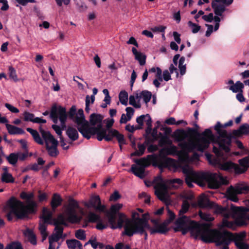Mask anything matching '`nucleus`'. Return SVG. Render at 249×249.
<instances>
[{
    "label": "nucleus",
    "instance_id": "f257e3e1",
    "mask_svg": "<svg viewBox=\"0 0 249 249\" xmlns=\"http://www.w3.org/2000/svg\"><path fill=\"white\" fill-rule=\"evenodd\" d=\"M208 141L209 140H207L204 137L196 141L190 137L179 142L178 146L181 148L180 151L178 150L176 146L171 145L160 150L158 155H148L146 158L135 160L134 161L136 164L131 165L130 171L136 176L142 179L146 176L145 168L150 165V161L161 168H177L176 161L167 157L168 155H178L180 161L186 160L188 159L187 151L194 149L203 150L208 145Z\"/></svg>",
    "mask_w": 249,
    "mask_h": 249
},
{
    "label": "nucleus",
    "instance_id": "f03ea898",
    "mask_svg": "<svg viewBox=\"0 0 249 249\" xmlns=\"http://www.w3.org/2000/svg\"><path fill=\"white\" fill-rule=\"evenodd\" d=\"M203 137L207 140H209V143L206 147L199 151H203L208 148L210 142H213L214 138L211 130L210 129H206L200 136L196 138H193V139L196 141ZM193 150L198 151V150L194 149L187 151V160H180V161L184 164L182 169L183 173L185 175V181L188 186L193 187V183L195 182L201 186H204L207 184L210 188L217 189L222 185L228 184V181L226 178L223 177L219 173L194 171L188 164L196 162L198 160L199 155L196 153H194L192 156L190 157L188 152Z\"/></svg>",
    "mask_w": 249,
    "mask_h": 249
},
{
    "label": "nucleus",
    "instance_id": "7ed1b4c3",
    "mask_svg": "<svg viewBox=\"0 0 249 249\" xmlns=\"http://www.w3.org/2000/svg\"><path fill=\"white\" fill-rule=\"evenodd\" d=\"M84 213L83 209L79 206L78 203L73 199H70L63 213L53 218V224L55 228L49 238L57 241L61 238H64L66 236L63 235V226L67 225V221L72 223L80 222Z\"/></svg>",
    "mask_w": 249,
    "mask_h": 249
},
{
    "label": "nucleus",
    "instance_id": "20e7f679",
    "mask_svg": "<svg viewBox=\"0 0 249 249\" xmlns=\"http://www.w3.org/2000/svg\"><path fill=\"white\" fill-rule=\"evenodd\" d=\"M213 151L216 157L213 158L211 155L208 154L207 159L211 164L222 170L229 172H233L235 174H242L245 172L249 167V155L238 160L240 165L239 166L231 161H226L229 156V152H224V153L223 151L220 152L215 146L213 147Z\"/></svg>",
    "mask_w": 249,
    "mask_h": 249
},
{
    "label": "nucleus",
    "instance_id": "39448f33",
    "mask_svg": "<svg viewBox=\"0 0 249 249\" xmlns=\"http://www.w3.org/2000/svg\"><path fill=\"white\" fill-rule=\"evenodd\" d=\"M176 225L182 231L183 234L190 231L195 238H199L205 243H212V238L215 230L200 225L186 216H179L176 221Z\"/></svg>",
    "mask_w": 249,
    "mask_h": 249
},
{
    "label": "nucleus",
    "instance_id": "423d86ee",
    "mask_svg": "<svg viewBox=\"0 0 249 249\" xmlns=\"http://www.w3.org/2000/svg\"><path fill=\"white\" fill-rule=\"evenodd\" d=\"M246 232L244 231L232 234L227 231H220L215 230L212 238V243L214 242L219 249H229V246L233 241L238 249H249V246L244 241Z\"/></svg>",
    "mask_w": 249,
    "mask_h": 249
},
{
    "label": "nucleus",
    "instance_id": "0eeeda50",
    "mask_svg": "<svg viewBox=\"0 0 249 249\" xmlns=\"http://www.w3.org/2000/svg\"><path fill=\"white\" fill-rule=\"evenodd\" d=\"M20 196L22 199L26 200V205L14 197H12L7 201V205L19 218H24L28 214L34 213L36 211L37 203L32 200L34 197L33 193L23 192Z\"/></svg>",
    "mask_w": 249,
    "mask_h": 249
},
{
    "label": "nucleus",
    "instance_id": "6e6552de",
    "mask_svg": "<svg viewBox=\"0 0 249 249\" xmlns=\"http://www.w3.org/2000/svg\"><path fill=\"white\" fill-rule=\"evenodd\" d=\"M154 181L156 195L159 199L165 202L169 200L168 189L178 188L183 183V181L179 178L164 180L160 177H157Z\"/></svg>",
    "mask_w": 249,
    "mask_h": 249
},
{
    "label": "nucleus",
    "instance_id": "1a4fd4ad",
    "mask_svg": "<svg viewBox=\"0 0 249 249\" xmlns=\"http://www.w3.org/2000/svg\"><path fill=\"white\" fill-rule=\"evenodd\" d=\"M143 214L142 218L139 217V214L137 211L132 213V216L133 220H130L127 218L129 221L124 222V231L123 234L126 235L128 236H131L136 233L142 234L144 232L145 228H149V224Z\"/></svg>",
    "mask_w": 249,
    "mask_h": 249
},
{
    "label": "nucleus",
    "instance_id": "9d476101",
    "mask_svg": "<svg viewBox=\"0 0 249 249\" xmlns=\"http://www.w3.org/2000/svg\"><path fill=\"white\" fill-rule=\"evenodd\" d=\"M197 204L200 208H213L215 213L222 215L224 217L222 221L223 227L231 229H234L235 227V222L234 221H229L227 219L229 207H222L210 201L204 195L199 196L197 200Z\"/></svg>",
    "mask_w": 249,
    "mask_h": 249
},
{
    "label": "nucleus",
    "instance_id": "9b49d317",
    "mask_svg": "<svg viewBox=\"0 0 249 249\" xmlns=\"http://www.w3.org/2000/svg\"><path fill=\"white\" fill-rule=\"evenodd\" d=\"M122 207L123 204L120 203L113 205L110 208V212L107 213L108 223L112 229H121L123 227L124 222H129L126 216L123 213H118L116 217L117 212Z\"/></svg>",
    "mask_w": 249,
    "mask_h": 249
},
{
    "label": "nucleus",
    "instance_id": "f8f14e48",
    "mask_svg": "<svg viewBox=\"0 0 249 249\" xmlns=\"http://www.w3.org/2000/svg\"><path fill=\"white\" fill-rule=\"evenodd\" d=\"M50 117L55 124L57 123L58 118L59 117L61 122V126L56 124H53L52 128L59 137L62 136V130L66 128L65 122L67 120V115L65 108L61 107H57L56 105H53L51 108Z\"/></svg>",
    "mask_w": 249,
    "mask_h": 249
},
{
    "label": "nucleus",
    "instance_id": "ddd939ff",
    "mask_svg": "<svg viewBox=\"0 0 249 249\" xmlns=\"http://www.w3.org/2000/svg\"><path fill=\"white\" fill-rule=\"evenodd\" d=\"M214 129L219 135L217 142H214L215 144L217 145L218 147L216 145L215 146L220 152L223 151L226 152H230L229 146L231 143V135L228 134L226 130L222 129V124L219 122H217L214 126Z\"/></svg>",
    "mask_w": 249,
    "mask_h": 249
},
{
    "label": "nucleus",
    "instance_id": "4468645a",
    "mask_svg": "<svg viewBox=\"0 0 249 249\" xmlns=\"http://www.w3.org/2000/svg\"><path fill=\"white\" fill-rule=\"evenodd\" d=\"M249 192V185L245 182H240L234 186H230L226 190L227 197L232 201H238L237 195L247 194Z\"/></svg>",
    "mask_w": 249,
    "mask_h": 249
},
{
    "label": "nucleus",
    "instance_id": "2eb2a0df",
    "mask_svg": "<svg viewBox=\"0 0 249 249\" xmlns=\"http://www.w3.org/2000/svg\"><path fill=\"white\" fill-rule=\"evenodd\" d=\"M103 117L100 114H92L90 117V124L92 126H90L87 121V127H85V131L86 134H83V137L89 139L91 136L94 135L99 129L102 128V121Z\"/></svg>",
    "mask_w": 249,
    "mask_h": 249
},
{
    "label": "nucleus",
    "instance_id": "dca6fc26",
    "mask_svg": "<svg viewBox=\"0 0 249 249\" xmlns=\"http://www.w3.org/2000/svg\"><path fill=\"white\" fill-rule=\"evenodd\" d=\"M40 132L45 141L46 149L49 155L52 157H56L58 154L57 149L58 141L49 131H46L41 127H40Z\"/></svg>",
    "mask_w": 249,
    "mask_h": 249
},
{
    "label": "nucleus",
    "instance_id": "f3484780",
    "mask_svg": "<svg viewBox=\"0 0 249 249\" xmlns=\"http://www.w3.org/2000/svg\"><path fill=\"white\" fill-rule=\"evenodd\" d=\"M246 213H238L235 211H231L229 208L227 219L231 217L235 219V222L238 225L240 226L246 225H247L246 220L249 221V214H246Z\"/></svg>",
    "mask_w": 249,
    "mask_h": 249
},
{
    "label": "nucleus",
    "instance_id": "a211bd4d",
    "mask_svg": "<svg viewBox=\"0 0 249 249\" xmlns=\"http://www.w3.org/2000/svg\"><path fill=\"white\" fill-rule=\"evenodd\" d=\"M151 221L154 224V227L151 228L149 225V228L144 229V232L143 234H144V238L146 240L147 238V234L146 233L147 231H149L151 234H154L155 233H165L168 231L166 225L165 223L159 224L157 220L153 219Z\"/></svg>",
    "mask_w": 249,
    "mask_h": 249
},
{
    "label": "nucleus",
    "instance_id": "6ab92c4d",
    "mask_svg": "<svg viewBox=\"0 0 249 249\" xmlns=\"http://www.w3.org/2000/svg\"><path fill=\"white\" fill-rule=\"evenodd\" d=\"M233 0H213L212 2V6L214 14L217 16H222L225 11V6L218 3H222L229 5L233 2Z\"/></svg>",
    "mask_w": 249,
    "mask_h": 249
},
{
    "label": "nucleus",
    "instance_id": "aec40b11",
    "mask_svg": "<svg viewBox=\"0 0 249 249\" xmlns=\"http://www.w3.org/2000/svg\"><path fill=\"white\" fill-rule=\"evenodd\" d=\"M75 123L78 126L79 131L83 135L86 134L85 127H87V121L85 120L84 111L82 109H79L76 114Z\"/></svg>",
    "mask_w": 249,
    "mask_h": 249
},
{
    "label": "nucleus",
    "instance_id": "412c9836",
    "mask_svg": "<svg viewBox=\"0 0 249 249\" xmlns=\"http://www.w3.org/2000/svg\"><path fill=\"white\" fill-rule=\"evenodd\" d=\"M84 205L88 208L92 207L99 212H104L105 210V207L102 205L101 200L98 196H92L89 202H85Z\"/></svg>",
    "mask_w": 249,
    "mask_h": 249
},
{
    "label": "nucleus",
    "instance_id": "4be33fe9",
    "mask_svg": "<svg viewBox=\"0 0 249 249\" xmlns=\"http://www.w3.org/2000/svg\"><path fill=\"white\" fill-rule=\"evenodd\" d=\"M87 218L89 221L91 222H98L96 228L100 230L106 229L109 225L108 222L104 223L101 221L99 215L93 212H90L88 213Z\"/></svg>",
    "mask_w": 249,
    "mask_h": 249
},
{
    "label": "nucleus",
    "instance_id": "5701e85b",
    "mask_svg": "<svg viewBox=\"0 0 249 249\" xmlns=\"http://www.w3.org/2000/svg\"><path fill=\"white\" fill-rule=\"evenodd\" d=\"M249 134V124L247 123L242 124L237 130L232 131L230 135H231V139L233 138H238L242 135H247Z\"/></svg>",
    "mask_w": 249,
    "mask_h": 249
},
{
    "label": "nucleus",
    "instance_id": "b1692460",
    "mask_svg": "<svg viewBox=\"0 0 249 249\" xmlns=\"http://www.w3.org/2000/svg\"><path fill=\"white\" fill-rule=\"evenodd\" d=\"M109 131L110 129H108L101 128L95 133V134H97V138L99 141H101L103 139L107 141H110Z\"/></svg>",
    "mask_w": 249,
    "mask_h": 249
},
{
    "label": "nucleus",
    "instance_id": "393cba45",
    "mask_svg": "<svg viewBox=\"0 0 249 249\" xmlns=\"http://www.w3.org/2000/svg\"><path fill=\"white\" fill-rule=\"evenodd\" d=\"M151 97V92L147 90H143L139 93H136V97L137 99L141 100L142 99L146 104H147V103L150 101Z\"/></svg>",
    "mask_w": 249,
    "mask_h": 249
},
{
    "label": "nucleus",
    "instance_id": "a878e982",
    "mask_svg": "<svg viewBox=\"0 0 249 249\" xmlns=\"http://www.w3.org/2000/svg\"><path fill=\"white\" fill-rule=\"evenodd\" d=\"M110 141L112 139L115 137H116L119 144L120 147L121 148V145L125 143V140L123 135L119 133V132L115 129H110L109 131Z\"/></svg>",
    "mask_w": 249,
    "mask_h": 249
},
{
    "label": "nucleus",
    "instance_id": "bb28decb",
    "mask_svg": "<svg viewBox=\"0 0 249 249\" xmlns=\"http://www.w3.org/2000/svg\"><path fill=\"white\" fill-rule=\"evenodd\" d=\"M53 212H52L51 211L47 208H43L42 212V215L41 216L43 221L45 223H53V219H52Z\"/></svg>",
    "mask_w": 249,
    "mask_h": 249
},
{
    "label": "nucleus",
    "instance_id": "cd10ccee",
    "mask_svg": "<svg viewBox=\"0 0 249 249\" xmlns=\"http://www.w3.org/2000/svg\"><path fill=\"white\" fill-rule=\"evenodd\" d=\"M66 243L69 249H82L81 242L76 239H68Z\"/></svg>",
    "mask_w": 249,
    "mask_h": 249
},
{
    "label": "nucleus",
    "instance_id": "c85d7f7f",
    "mask_svg": "<svg viewBox=\"0 0 249 249\" xmlns=\"http://www.w3.org/2000/svg\"><path fill=\"white\" fill-rule=\"evenodd\" d=\"M6 128L8 133L11 135L22 134L24 133V130L19 127L14 125L9 124L7 123L5 124Z\"/></svg>",
    "mask_w": 249,
    "mask_h": 249
},
{
    "label": "nucleus",
    "instance_id": "c756f323",
    "mask_svg": "<svg viewBox=\"0 0 249 249\" xmlns=\"http://www.w3.org/2000/svg\"><path fill=\"white\" fill-rule=\"evenodd\" d=\"M66 135L71 142L76 141L78 138V133L76 129L68 127L66 132Z\"/></svg>",
    "mask_w": 249,
    "mask_h": 249
},
{
    "label": "nucleus",
    "instance_id": "7c9ffc66",
    "mask_svg": "<svg viewBox=\"0 0 249 249\" xmlns=\"http://www.w3.org/2000/svg\"><path fill=\"white\" fill-rule=\"evenodd\" d=\"M26 130L32 135L36 142L41 145H43L44 144V140L41 139L39 133L36 130L31 128H27Z\"/></svg>",
    "mask_w": 249,
    "mask_h": 249
},
{
    "label": "nucleus",
    "instance_id": "2f4dec72",
    "mask_svg": "<svg viewBox=\"0 0 249 249\" xmlns=\"http://www.w3.org/2000/svg\"><path fill=\"white\" fill-rule=\"evenodd\" d=\"M245 204L246 207H236L233 204H231L229 208L231 211H235L238 213L249 212V200L245 201Z\"/></svg>",
    "mask_w": 249,
    "mask_h": 249
},
{
    "label": "nucleus",
    "instance_id": "473e14b6",
    "mask_svg": "<svg viewBox=\"0 0 249 249\" xmlns=\"http://www.w3.org/2000/svg\"><path fill=\"white\" fill-rule=\"evenodd\" d=\"M24 234L25 237L28 239V241L33 245H35L36 244V237L33 231L29 229H27L24 231Z\"/></svg>",
    "mask_w": 249,
    "mask_h": 249
},
{
    "label": "nucleus",
    "instance_id": "72a5a7b5",
    "mask_svg": "<svg viewBox=\"0 0 249 249\" xmlns=\"http://www.w3.org/2000/svg\"><path fill=\"white\" fill-rule=\"evenodd\" d=\"M62 202V199L60 196L57 194H54L51 201V206L53 212L57 207L61 204Z\"/></svg>",
    "mask_w": 249,
    "mask_h": 249
},
{
    "label": "nucleus",
    "instance_id": "f704fd0d",
    "mask_svg": "<svg viewBox=\"0 0 249 249\" xmlns=\"http://www.w3.org/2000/svg\"><path fill=\"white\" fill-rule=\"evenodd\" d=\"M244 84L240 81H237L234 85H231L229 89L233 92L236 93L238 92H242V89L244 88Z\"/></svg>",
    "mask_w": 249,
    "mask_h": 249
},
{
    "label": "nucleus",
    "instance_id": "c9c22d12",
    "mask_svg": "<svg viewBox=\"0 0 249 249\" xmlns=\"http://www.w3.org/2000/svg\"><path fill=\"white\" fill-rule=\"evenodd\" d=\"M119 100L121 103L126 106L128 102V93L125 90L121 91L119 95Z\"/></svg>",
    "mask_w": 249,
    "mask_h": 249
},
{
    "label": "nucleus",
    "instance_id": "e433bc0d",
    "mask_svg": "<svg viewBox=\"0 0 249 249\" xmlns=\"http://www.w3.org/2000/svg\"><path fill=\"white\" fill-rule=\"evenodd\" d=\"M1 180L6 183H13L14 182V178L11 174L5 172L1 175Z\"/></svg>",
    "mask_w": 249,
    "mask_h": 249
},
{
    "label": "nucleus",
    "instance_id": "4c0bfd02",
    "mask_svg": "<svg viewBox=\"0 0 249 249\" xmlns=\"http://www.w3.org/2000/svg\"><path fill=\"white\" fill-rule=\"evenodd\" d=\"M47 223H45L43 221V223H40L39 224V230L42 236V241H44L46 239L48 235L46 231V224Z\"/></svg>",
    "mask_w": 249,
    "mask_h": 249
},
{
    "label": "nucleus",
    "instance_id": "58836bf2",
    "mask_svg": "<svg viewBox=\"0 0 249 249\" xmlns=\"http://www.w3.org/2000/svg\"><path fill=\"white\" fill-rule=\"evenodd\" d=\"M129 103L130 105L133 106L135 108H140L141 107V104H140V100H139V99H137L136 97V95H131L129 97Z\"/></svg>",
    "mask_w": 249,
    "mask_h": 249
},
{
    "label": "nucleus",
    "instance_id": "ea45409f",
    "mask_svg": "<svg viewBox=\"0 0 249 249\" xmlns=\"http://www.w3.org/2000/svg\"><path fill=\"white\" fill-rule=\"evenodd\" d=\"M185 58L181 57L178 62V68L180 71L181 75H183L186 72V65L184 64Z\"/></svg>",
    "mask_w": 249,
    "mask_h": 249
},
{
    "label": "nucleus",
    "instance_id": "a19ab883",
    "mask_svg": "<svg viewBox=\"0 0 249 249\" xmlns=\"http://www.w3.org/2000/svg\"><path fill=\"white\" fill-rule=\"evenodd\" d=\"M135 58L139 61L140 65L143 66L145 65L146 56L143 53L140 52L135 56Z\"/></svg>",
    "mask_w": 249,
    "mask_h": 249
},
{
    "label": "nucleus",
    "instance_id": "79ce46f5",
    "mask_svg": "<svg viewBox=\"0 0 249 249\" xmlns=\"http://www.w3.org/2000/svg\"><path fill=\"white\" fill-rule=\"evenodd\" d=\"M138 150L136 151L131 154V156H140L143 154L145 149V145L144 144H138Z\"/></svg>",
    "mask_w": 249,
    "mask_h": 249
},
{
    "label": "nucleus",
    "instance_id": "37998d69",
    "mask_svg": "<svg viewBox=\"0 0 249 249\" xmlns=\"http://www.w3.org/2000/svg\"><path fill=\"white\" fill-rule=\"evenodd\" d=\"M7 159L11 164L15 165L18 160L17 153H11L8 157H7Z\"/></svg>",
    "mask_w": 249,
    "mask_h": 249
},
{
    "label": "nucleus",
    "instance_id": "c03bdc74",
    "mask_svg": "<svg viewBox=\"0 0 249 249\" xmlns=\"http://www.w3.org/2000/svg\"><path fill=\"white\" fill-rule=\"evenodd\" d=\"M9 77L14 81L17 82L18 81L16 71L15 69L11 66L9 67Z\"/></svg>",
    "mask_w": 249,
    "mask_h": 249
},
{
    "label": "nucleus",
    "instance_id": "a18cd8bd",
    "mask_svg": "<svg viewBox=\"0 0 249 249\" xmlns=\"http://www.w3.org/2000/svg\"><path fill=\"white\" fill-rule=\"evenodd\" d=\"M190 205L187 201H184L182 203L181 209L179 211V216H184L183 214L186 213L189 208Z\"/></svg>",
    "mask_w": 249,
    "mask_h": 249
},
{
    "label": "nucleus",
    "instance_id": "49530a36",
    "mask_svg": "<svg viewBox=\"0 0 249 249\" xmlns=\"http://www.w3.org/2000/svg\"><path fill=\"white\" fill-rule=\"evenodd\" d=\"M199 215L201 219L207 221H212L214 219V218L211 215L202 211H199Z\"/></svg>",
    "mask_w": 249,
    "mask_h": 249
},
{
    "label": "nucleus",
    "instance_id": "de8ad7c7",
    "mask_svg": "<svg viewBox=\"0 0 249 249\" xmlns=\"http://www.w3.org/2000/svg\"><path fill=\"white\" fill-rule=\"evenodd\" d=\"M75 236L77 239L81 240H84L86 238V235L85 231L81 229L76 231L75 233Z\"/></svg>",
    "mask_w": 249,
    "mask_h": 249
},
{
    "label": "nucleus",
    "instance_id": "09e8293b",
    "mask_svg": "<svg viewBox=\"0 0 249 249\" xmlns=\"http://www.w3.org/2000/svg\"><path fill=\"white\" fill-rule=\"evenodd\" d=\"M145 118L144 122L146 123V124L147 126L146 129V132H150L152 129V120L148 114L145 115Z\"/></svg>",
    "mask_w": 249,
    "mask_h": 249
},
{
    "label": "nucleus",
    "instance_id": "8fccbe9b",
    "mask_svg": "<svg viewBox=\"0 0 249 249\" xmlns=\"http://www.w3.org/2000/svg\"><path fill=\"white\" fill-rule=\"evenodd\" d=\"M77 8L80 11H84L87 9V6L81 0H73Z\"/></svg>",
    "mask_w": 249,
    "mask_h": 249
},
{
    "label": "nucleus",
    "instance_id": "3c124183",
    "mask_svg": "<svg viewBox=\"0 0 249 249\" xmlns=\"http://www.w3.org/2000/svg\"><path fill=\"white\" fill-rule=\"evenodd\" d=\"M188 24L189 26L191 28L192 32L194 34L197 33L200 29V26L190 21L188 22Z\"/></svg>",
    "mask_w": 249,
    "mask_h": 249
},
{
    "label": "nucleus",
    "instance_id": "603ef678",
    "mask_svg": "<svg viewBox=\"0 0 249 249\" xmlns=\"http://www.w3.org/2000/svg\"><path fill=\"white\" fill-rule=\"evenodd\" d=\"M24 120L25 121H30L33 122V121L35 118V116L33 114L25 112L23 114Z\"/></svg>",
    "mask_w": 249,
    "mask_h": 249
},
{
    "label": "nucleus",
    "instance_id": "864d4df0",
    "mask_svg": "<svg viewBox=\"0 0 249 249\" xmlns=\"http://www.w3.org/2000/svg\"><path fill=\"white\" fill-rule=\"evenodd\" d=\"M18 160L23 161L26 159L28 156V151H26L24 152H18L16 153Z\"/></svg>",
    "mask_w": 249,
    "mask_h": 249
},
{
    "label": "nucleus",
    "instance_id": "5fc2aeb1",
    "mask_svg": "<svg viewBox=\"0 0 249 249\" xmlns=\"http://www.w3.org/2000/svg\"><path fill=\"white\" fill-rule=\"evenodd\" d=\"M58 7H62L63 5L68 6L70 4L71 0H54Z\"/></svg>",
    "mask_w": 249,
    "mask_h": 249
},
{
    "label": "nucleus",
    "instance_id": "6e6d98bb",
    "mask_svg": "<svg viewBox=\"0 0 249 249\" xmlns=\"http://www.w3.org/2000/svg\"><path fill=\"white\" fill-rule=\"evenodd\" d=\"M5 107L11 112L17 113H18L19 110L17 107H14L13 106L9 104L8 103H6L5 104Z\"/></svg>",
    "mask_w": 249,
    "mask_h": 249
},
{
    "label": "nucleus",
    "instance_id": "4d7b16f0",
    "mask_svg": "<svg viewBox=\"0 0 249 249\" xmlns=\"http://www.w3.org/2000/svg\"><path fill=\"white\" fill-rule=\"evenodd\" d=\"M90 244L91 247L94 249H96L98 248L99 242H97L96 241L95 238L94 239H90L89 240L88 242H87L85 244V245H87L88 244Z\"/></svg>",
    "mask_w": 249,
    "mask_h": 249
},
{
    "label": "nucleus",
    "instance_id": "13d9d810",
    "mask_svg": "<svg viewBox=\"0 0 249 249\" xmlns=\"http://www.w3.org/2000/svg\"><path fill=\"white\" fill-rule=\"evenodd\" d=\"M58 242V241H55L54 239H51V238H49V249H58V248H59V246H58L57 247L56 249H55L56 244V243Z\"/></svg>",
    "mask_w": 249,
    "mask_h": 249
},
{
    "label": "nucleus",
    "instance_id": "bf43d9fd",
    "mask_svg": "<svg viewBox=\"0 0 249 249\" xmlns=\"http://www.w3.org/2000/svg\"><path fill=\"white\" fill-rule=\"evenodd\" d=\"M9 249H23L19 243H12L8 244Z\"/></svg>",
    "mask_w": 249,
    "mask_h": 249
},
{
    "label": "nucleus",
    "instance_id": "052dcab7",
    "mask_svg": "<svg viewBox=\"0 0 249 249\" xmlns=\"http://www.w3.org/2000/svg\"><path fill=\"white\" fill-rule=\"evenodd\" d=\"M141 126H134V125H131L130 124H127L125 126V129L128 131L133 132L137 129H141Z\"/></svg>",
    "mask_w": 249,
    "mask_h": 249
},
{
    "label": "nucleus",
    "instance_id": "680f3d73",
    "mask_svg": "<svg viewBox=\"0 0 249 249\" xmlns=\"http://www.w3.org/2000/svg\"><path fill=\"white\" fill-rule=\"evenodd\" d=\"M125 111L127 117L129 118V119H131L134 114V109L131 107H127L126 108Z\"/></svg>",
    "mask_w": 249,
    "mask_h": 249
},
{
    "label": "nucleus",
    "instance_id": "e2e57ef3",
    "mask_svg": "<svg viewBox=\"0 0 249 249\" xmlns=\"http://www.w3.org/2000/svg\"><path fill=\"white\" fill-rule=\"evenodd\" d=\"M145 115H142L138 117L136 119L137 123L139 124V126L141 127V128H142L143 123L145 121Z\"/></svg>",
    "mask_w": 249,
    "mask_h": 249
},
{
    "label": "nucleus",
    "instance_id": "0e129e2a",
    "mask_svg": "<svg viewBox=\"0 0 249 249\" xmlns=\"http://www.w3.org/2000/svg\"><path fill=\"white\" fill-rule=\"evenodd\" d=\"M171 73L168 70H165L163 72V78L165 81H168L171 79Z\"/></svg>",
    "mask_w": 249,
    "mask_h": 249
},
{
    "label": "nucleus",
    "instance_id": "69168bd1",
    "mask_svg": "<svg viewBox=\"0 0 249 249\" xmlns=\"http://www.w3.org/2000/svg\"><path fill=\"white\" fill-rule=\"evenodd\" d=\"M0 3L3 5L0 9L2 11H6L9 9V5L7 0H0Z\"/></svg>",
    "mask_w": 249,
    "mask_h": 249
},
{
    "label": "nucleus",
    "instance_id": "338daca9",
    "mask_svg": "<svg viewBox=\"0 0 249 249\" xmlns=\"http://www.w3.org/2000/svg\"><path fill=\"white\" fill-rule=\"evenodd\" d=\"M121 197L120 195L117 191H115L113 194H112L110 196L109 200L110 201H116L119 198Z\"/></svg>",
    "mask_w": 249,
    "mask_h": 249
},
{
    "label": "nucleus",
    "instance_id": "774afa93",
    "mask_svg": "<svg viewBox=\"0 0 249 249\" xmlns=\"http://www.w3.org/2000/svg\"><path fill=\"white\" fill-rule=\"evenodd\" d=\"M115 249H129L128 245H125L121 243H118L115 246Z\"/></svg>",
    "mask_w": 249,
    "mask_h": 249
}]
</instances>
